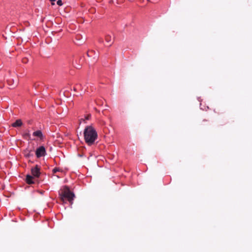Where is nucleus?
<instances>
[{
    "label": "nucleus",
    "instance_id": "1",
    "mask_svg": "<svg viewBox=\"0 0 252 252\" xmlns=\"http://www.w3.org/2000/svg\"><path fill=\"white\" fill-rule=\"evenodd\" d=\"M83 134L85 141L89 146L93 145L98 136L96 130L92 126H86Z\"/></svg>",
    "mask_w": 252,
    "mask_h": 252
},
{
    "label": "nucleus",
    "instance_id": "2",
    "mask_svg": "<svg viewBox=\"0 0 252 252\" xmlns=\"http://www.w3.org/2000/svg\"><path fill=\"white\" fill-rule=\"evenodd\" d=\"M60 196L61 200L63 202L67 200L70 204H73V200L75 195L67 187H65L64 189L60 193Z\"/></svg>",
    "mask_w": 252,
    "mask_h": 252
},
{
    "label": "nucleus",
    "instance_id": "3",
    "mask_svg": "<svg viewBox=\"0 0 252 252\" xmlns=\"http://www.w3.org/2000/svg\"><path fill=\"white\" fill-rule=\"evenodd\" d=\"M35 154L36 158H38L45 156L46 155V151L44 146H40L38 147L35 152Z\"/></svg>",
    "mask_w": 252,
    "mask_h": 252
},
{
    "label": "nucleus",
    "instance_id": "4",
    "mask_svg": "<svg viewBox=\"0 0 252 252\" xmlns=\"http://www.w3.org/2000/svg\"><path fill=\"white\" fill-rule=\"evenodd\" d=\"M33 148H30L29 147H28L24 150L23 154L25 158H29L33 156Z\"/></svg>",
    "mask_w": 252,
    "mask_h": 252
},
{
    "label": "nucleus",
    "instance_id": "5",
    "mask_svg": "<svg viewBox=\"0 0 252 252\" xmlns=\"http://www.w3.org/2000/svg\"><path fill=\"white\" fill-rule=\"evenodd\" d=\"M31 172L32 176L34 177L37 178L39 177L40 174V168L37 165L32 168Z\"/></svg>",
    "mask_w": 252,
    "mask_h": 252
},
{
    "label": "nucleus",
    "instance_id": "6",
    "mask_svg": "<svg viewBox=\"0 0 252 252\" xmlns=\"http://www.w3.org/2000/svg\"><path fill=\"white\" fill-rule=\"evenodd\" d=\"M105 40L106 42V46H110L113 43V38L110 35L105 36Z\"/></svg>",
    "mask_w": 252,
    "mask_h": 252
},
{
    "label": "nucleus",
    "instance_id": "7",
    "mask_svg": "<svg viewBox=\"0 0 252 252\" xmlns=\"http://www.w3.org/2000/svg\"><path fill=\"white\" fill-rule=\"evenodd\" d=\"M87 55L89 57H92L94 59L97 58V54L94 50L89 51Z\"/></svg>",
    "mask_w": 252,
    "mask_h": 252
},
{
    "label": "nucleus",
    "instance_id": "8",
    "mask_svg": "<svg viewBox=\"0 0 252 252\" xmlns=\"http://www.w3.org/2000/svg\"><path fill=\"white\" fill-rule=\"evenodd\" d=\"M23 125V123L21 119L17 120L14 123L11 124L12 126L17 127L21 126Z\"/></svg>",
    "mask_w": 252,
    "mask_h": 252
},
{
    "label": "nucleus",
    "instance_id": "9",
    "mask_svg": "<svg viewBox=\"0 0 252 252\" xmlns=\"http://www.w3.org/2000/svg\"><path fill=\"white\" fill-rule=\"evenodd\" d=\"M33 136L35 137H37L40 138V139H42L43 137V134L41 130H38L33 132Z\"/></svg>",
    "mask_w": 252,
    "mask_h": 252
},
{
    "label": "nucleus",
    "instance_id": "10",
    "mask_svg": "<svg viewBox=\"0 0 252 252\" xmlns=\"http://www.w3.org/2000/svg\"><path fill=\"white\" fill-rule=\"evenodd\" d=\"M33 178L32 176L30 175H27L26 176V182L28 184H32L33 183V181H32Z\"/></svg>",
    "mask_w": 252,
    "mask_h": 252
},
{
    "label": "nucleus",
    "instance_id": "11",
    "mask_svg": "<svg viewBox=\"0 0 252 252\" xmlns=\"http://www.w3.org/2000/svg\"><path fill=\"white\" fill-rule=\"evenodd\" d=\"M23 136L25 138H31V135L29 131L24 133Z\"/></svg>",
    "mask_w": 252,
    "mask_h": 252
},
{
    "label": "nucleus",
    "instance_id": "12",
    "mask_svg": "<svg viewBox=\"0 0 252 252\" xmlns=\"http://www.w3.org/2000/svg\"><path fill=\"white\" fill-rule=\"evenodd\" d=\"M7 83L9 86H12L14 84V81L13 79H9L7 80Z\"/></svg>",
    "mask_w": 252,
    "mask_h": 252
},
{
    "label": "nucleus",
    "instance_id": "13",
    "mask_svg": "<svg viewBox=\"0 0 252 252\" xmlns=\"http://www.w3.org/2000/svg\"><path fill=\"white\" fill-rule=\"evenodd\" d=\"M60 171V169L59 168H57V167H56V168H54V169H53V172L54 173H57V172H59V171Z\"/></svg>",
    "mask_w": 252,
    "mask_h": 252
},
{
    "label": "nucleus",
    "instance_id": "14",
    "mask_svg": "<svg viewBox=\"0 0 252 252\" xmlns=\"http://www.w3.org/2000/svg\"><path fill=\"white\" fill-rule=\"evenodd\" d=\"M22 62L24 63H27L28 62V59L26 58H24L22 59Z\"/></svg>",
    "mask_w": 252,
    "mask_h": 252
},
{
    "label": "nucleus",
    "instance_id": "15",
    "mask_svg": "<svg viewBox=\"0 0 252 252\" xmlns=\"http://www.w3.org/2000/svg\"><path fill=\"white\" fill-rule=\"evenodd\" d=\"M57 3L59 6H62L63 4L62 0H58Z\"/></svg>",
    "mask_w": 252,
    "mask_h": 252
},
{
    "label": "nucleus",
    "instance_id": "16",
    "mask_svg": "<svg viewBox=\"0 0 252 252\" xmlns=\"http://www.w3.org/2000/svg\"><path fill=\"white\" fill-rule=\"evenodd\" d=\"M90 118H91V115H88L87 116L85 117V119L89 120L90 119Z\"/></svg>",
    "mask_w": 252,
    "mask_h": 252
},
{
    "label": "nucleus",
    "instance_id": "17",
    "mask_svg": "<svg viewBox=\"0 0 252 252\" xmlns=\"http://www.w3.org/2000/svg\"><path fill=\"white\" fill-rule=\"evenodd\" d=\"M52 3V5H54L55 3H54V1H55L56 0H50Z\"/></svg>",
    "mask_w": 252,
    "mask_h": 252
},
{
    "label": "nucleus",
    "instance_id": "18",
    "mask_svg": "<svg viewBox=\"0 0 252 252\" xmlns=\"http://www.w3.org/2000/svg\"><path fill=\"white\" fill-rule=\"evenodd\" d=\"M3 84L2 83L0 84V88H2L3 87Z\"/></svg>",
    "mask_w": 252,
    "mask_h": 252
}]
</instances>
